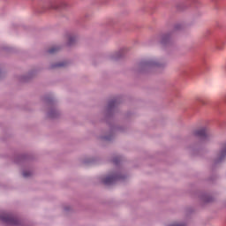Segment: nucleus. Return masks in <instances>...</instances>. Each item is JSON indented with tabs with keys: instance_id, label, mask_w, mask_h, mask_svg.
I'll use <instances>...</instances> for the list:
<instances>
[{
	"instance_id": "nucleus-1",
	"label": "nucleus",
	"mask_w": 226,
	"mask_h": 226,
	"mask_svg": "<svg viewBox=\"0 0 226 226\" xmlns=\"http://www.w3.org/2000/svg\"><path fill=\"white\" fill-rule=\"evenodd\" d=\"M167 66V61H162L156 57L141 60L136 66L138 73H149L154 70H163Z\"/></svg>"
},
{
	"instance_id": "nucleus-2",
	"label": "nucleus",
	"mask_w": 226,
	"mask_h": 226,
	"mask_svg": "<svg viewBox=\"0 0 226 226\" xmlns=\"http://www.w3.org/2000/svg\"><path fill=\"white\" fill-rule=\"evenodd\" d=\"M43 102L48 107H50V109L48 112V117H49V119H56L59 117L60 113L57 108H56V100L54 99V96L46 95L43 98Z\"/></svg>"
},
{
	"instance_id": "nucleus-3",
	"label": "nucleus",
	"mask_w": 226,
	"mask_h": 226,
	"mask_svg": "<svg viewBox=\"0 0 226 226\" xmlns=\"http://www.w3.org/2000/svg\"><path fill=\"white\" fill-rule=\"evenodd\" d=\"M128 177L126 175H123L120 172H114L111 175L107 176L106 177H102L101 181L106 186H110L111 185H116L117 181H124Z\"/></svg>"
},
{
	"instance_id": "nucleus-4",
	"label": "nucleus",
	"mask_w": 226,
	"mask_h": 226,
	"mask_svg": "<svg viewBox=\"0 0 226 226\" xmlns=\"http://www.w3.org/2000/svg\"><path fill=\"white\" fill-rule=\"evenodd\" d=\"M119 103H121V98L119 97L114 98L108 102V106L106 108V123H109V120L112 119Z\"/></svg>"
},
{
	"instance_id": "nucleus-5",
	"label": "nucleus",
	"mask_w": 226,
	"mask_h": 226,
	"mask_svg": "<svg viewBox=\"0 0 226 226\" xmlns=\"http://www.w3.org/2000/svg\"><path fill=\"white\" fill-rule=\"evenodd\" d=\"M0 221L3 222L5 225L17 226L20 225V219L12 214V213H5L0 215Z\"/></svg>"
},
{
	"instance_id": "nucleus-6",
	"label": "nucleus",
	"mask_w": 226,
	"mask_h": 226,
	"mask_svg": "<svg viewBox=\"0 0 226 226\" xmlns=\"http://www.w3.org/2000/svg\"><path fill=\"white\" fill-rule=\"evenodd\" d=\"M193 136L200 139V142H210L213 140V135L207 132V127H201L193 132Z\"/></svg>"
},
{
	"instance_id": "nucleus-7",
	"label": "nucleus",
	"mask_w": 226,
	"mask_h": 226,
	"mask_svg": "<svg viewBox=\"0 0 226 226\" xmlns=\"http://www.w3.org/2000/svg\"><path fill=\"white\" fill-rule=\"evenodd\" d=\"M174 32H166L160 35V44L162 49H169L174 44Z\"/></svg>"
},
{
	"instance_id": "nucleus-8",
	"label": "nucleus",
	"mask_w": 226,
	"mask_h": 226,
	"mask_svg": "<svg viewBox=\"0 0 226 226\" xmlns=\"http://www.w3.org/2000/svg\"><path fill=\"white\" fill-rule=\"evenodd\" d=\"M68 4L65 2H61L59 0H47L44 7L47 10H63L66 8Z\"/></svg>"
},
{
	"instance_id": "nucleus-9",
	"label": "nucleus",
	"mask_w": 226,
	"mask_h": 226,
	"mask_svg": "<svg viewBox=\"0 0 226 226\" xmlns=\"http://www.w3.org/2000/svg\"><path fill=\"white\" fill-rule=\"evenodd\" d=\"M109 132L104 136H101V139L103 140L104 142H110L111 140H114V137L116 135V132H124L123 128L114 125V124H109Z\"/></svg>"
},
{
	"instance_id": "nucleus-10",
	"label": "nucleus",
	"mask_w": 226,
	"mask_h": 226,
	"mask_svg": "<svg viewBox=\"0 0 226 226\" xmlns=\"http://www.w3.org/2000/svg\"><path fill=\"white\" fill-rule=\"evenodd\" d=\"M126 54H128V49L121 48L117 51H114L108 55V59H109V61H119V59H124V57L126 56Z\"/></svg>"
},
{
	"instance_id": "nucleus-11",
	"label": "nucleus",
	"mask_w": 226,
	"mask_h": 226,
	"mask_svg": "<svg viewBox=\"0 0 226 226\" xmlns=\"http://www.w3.org/2000/svg\"><path fill=\"white\" fill-rule=\"evenodd\" d=\"M226 158V141L221 144V148L216 154V157L214 161L215 165L222 163Z\"/></svg>"
},
{
	"instance_id": "nucleus-12",
	"label": "nucleus",
	"mask_w": 226,
	"mask_h": 226,
	"mask_svg": "<svg viewBox=\"0 0 226 226\" xmlns=\"http://www.w3.org/2000/svg\"><path fill=\"white\" fill-rule=\"evenodd\" d=\"M182 75L184 77H195V75H199V67L197 66L186 67L182 71Z\"/></svg>"
},
{
	"instance_id": "nucleus-13",
	"label": "nucleus",
	"mask_w": 226,
	"mask_h": 226,
	"mask_svg": "<svg viewBox=\"0 0 226 226\" xmlns=\"http://www.w3.org/2000/svg\"><path fill=\"white\" fill-rule=\"evenodd\" d=\"M36 75V72L34 71H32L28 72L26 75L21 76L19 78L20 82H29L33 77Z\"/></svg>"
},
{
	"instance_id": "nucleus-14",
	"label": "nucleus",
	"mask_w": 226,
	"mask_h": 226,
	"mask_svg": "<svg viewBox=\"0 0 226 226\" xmlns=\"http://www.w3.org/2000/svg\"><path fill=\"white\" fill-rule=\"evenodd\" d=\"M77 43V35L75 34H69L67 39V45L68 47H72Z\"/></svg>"
},
{
	"instance_id": "nucleus-15",
	"label": "nucleus",
	"mask_w": 226,
	"mask_h": 226,
	"mask_svg": "<svg viewBox=\"0 0 226 226\" xmlns=\"http://www.w3.org/2000/svg\"><path fill=\"white\" fill-rule=\"evenodd\" d=\"M66 66H68V63H66V62H57L56 64H52L49 68L51 70H56V68H66Z\"/></svg>"
},
{
	"instance_id": "nucleus-16",
	"label": "nucleus",
	"mask_w": 226,
	"mask_h": 226,
	"mask_svg": "<svg viewBox=\"0 0 226 226\" xmlns=\"http://www.w3.org/2000/svg\"><path fill=\"white\" fill-rule=\"evenodd\" d=\"M225 45V41L223 40H216L214 42V47L217 49V50H223V46Z\"/></svg>"
},
{
	"instance_id": "nucleus-17",
	"label": "nucleus",
	"mask_w": 226,
	"mask_h": 226,
	"mask_svg": "<svg viewBox=\"0 0 226 226\" xmlns=\"http://www.w3.org/2000/svg\"><path fill=\"white\" fill-rule=\"evenodd\" d=\"M200 199L203 202H213V197L209 196L207 193L200 194Z\"/></svg>"
},
{
	"instance_id": "nucleus-18",
	"label": "nucleus",
	"mask_w": 226,
	"mask_h": 226,
	"mask_svg": "<svg viewBox=\"0 0 226 226\" xmlns=\"http://www.w3.org/2000/svg\"><path fill=\"white\" fill-rule=\"evenodd\" d=\"M26 160H29V155L24 154L17 157L16 163H20V162H26Z\"/></svg>"
},
{
	"instance_id": "nucleus-19",
	"label": "nucleus",
	"mask_w": 226,
	"mask_h": 226,
	"mask_svg": "<svg viewBox=\"0 0 226 226\" xmlns=\"http://www.w3.org/2000/svg\"><path fill=\"white\" fill-rule=\"evenodd\" d=\"M61 50V46H54L47 50L48 54H57Z\"/></svg>"
},
{
	"instance_id": "nucleus-20",
	"label": "nucleus",
	"mask_w": 226,
	"mask_h": 226,
	"mask_svg": "<svg viewBox=\"0 0 226 226\" xmlns=\"http://www.w3.org/2000/svg\"><path fill=\"white\" fill-rule=\"evenodd\" d=\"M83 163H85V165H93V164L96 163V159L87 158L83 161Z\"/></svg>"
},
{
	"instance_id": "nucleus-21",
	"label": "nucleus",
	"mask_w": 226,
	"mask_h": 226,
	"mask_svg": "<svg viewBox=\"0 0 226 226\" xmlns=\"http://www.w3.org/2000/svg\"><path fill=\"white\" fill-rule=\"evenodd\" d=\"M123 161V157L121 155L116 156L113 158L112 162L114 165H119L121 162Z\"/></svg>"
},
{
	"instance_id": "nucleus-22",
	"label": "nucleus",
	"mask_w": 226,
	"mask_h": 226,
	"mask_svg": "<svg viewBox=\"0 0 226 226\" xmlns=\"http://www.w3.org/2000/svg\"><path fill=\"white\" fill-rule=\"evenodd\" d=\"M183 29V24L176 23L173 26V31H181Z\"/></svg>"
},
{
	"instance_id": "nucleus-23",
	"label": "nucleus",
	"mask_w": 226,
	"mask_h": 226,
	"mask_svg": "<svg viewBox=\"0 0 226 226\" xmlns=\"http://www.w3.org/2000/svg\"><path fill=\"white\" fill-rule=\"evenodd\" d=\"M23 177H31V176H33V171H27V170H24L23 173Z\"/></svg>"
},
{
	"instance_id": "nucleus-24",
	"label": "nucleus",
	"mask_w": 226,
	"mask_h": 226,
	"mask_svg": "<svg viewBox=\"0 0 226 226\" xmlns=\"http://www.w3.org/2000/svg\"><path fill=\"white\" fill-rule=\"evenodd\" d=\"M188 8V4H180L177 5V9L180 11L186 10Z\"/></svg>"
},
{
	"instance_id": "nucleus-25",
	"label": "nucleus",
	"mask_w": 226,
	"mask_h": 226,
	"mask_svg": "<svg viewBox=\"0 0 226 226\" xmlns=\"http://www.w3.org/2000/svg\"><path fill=\"white\" fill-rule=\"evenodd\" d=\"M191 3L195 6V8H199V4H200V0H191Z\"/></svg>"
},
{
	"instance_id": "nucleus-26",
	"label": "nucleus",
	"mask_w": 226,
	"mask_h": 226,
	"mask_svg": "<svg viewBox=\"0 0 226 226\" xmlns=\"http://www.w3.org/2000/svg\"><path fill=\"white\" fill-rule=\"evenodd\" d=\"M169 226H186V224L185 222H174Z\"/></svg>"
},
{
	"instance_id": "nucleus-27",
	"label": "nucleus",
	"mask_w": 226,
	"mask_h": 226,
	"mask_svg": "<svg viewBox=\"0 0 226 226\" xmlns=\"http://www.w3.org/2000/svg\"><path fill=\"white\" fill-rule=\"evenodd\" d=\"M197 147H199V145L191 147L192 154H197Z\"/></svg>"
},
{
	"instance_id": "nucleus-28",
	"label": "nucleus",
	"mask_w": 226,
	"mask_h": 226,
	"mask_svg": "<svg viewBox=\"0 0 226 226\" xmlns=\"http://www.w3.org/2000/svg\"><path fill=\"white\" fill-rule=\"evenodd\" d=\"M222 70H223V73H224V75L226 76V64H225V65H223Z\"/></svg>"
},
{
	"instance_id": "nucleus-29",
	"label": "nucleus",
	"mask_w": 226,
	"mask_h": 226,
	"mask_svg": "<svg viewBox=\"0 0 226 226\" xmlns=\"http://www.w3.org/2000/svg\"><path fill=\"white\" fill-rule=\"evenodd\" d=\"M64 211H70L71 207H64Z\"/></svg>"
},
{
	"instance_id": "nucleus-30",
	"label": "nucleus",
	"mask_w": 226,
	"mask_h": 226,
	"mask_svg": "<svg viewBox=\"0 0 226 226\" xmlns=\"http://www.w3.org/2000/svg\"><path fill=\"white\" fill-rule=\"evenodd\" d=\"M3 77V72L0 71V79Z\"/></svg>"
},
{
	"instance_id": "nucleus-31",
	"label": "nucleus",
	"mask_w": 226,
	"mask_h": 226,
	"mask_svg": "<svg viewBox=\"0 0 226 226\" xmlns=\"http://www.w3.org/2000/svg\"><path fill=\"white\" fill-rule=\"evenodd\" d=\"M199 102H200V103H204V101H202V100H200Z\"/></svg>"
}]
</instances>
